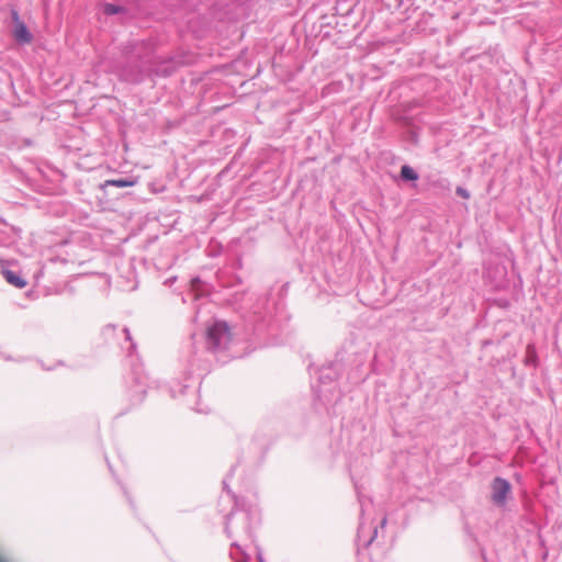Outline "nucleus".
I'll return each mask as SVG.
<instances>
[{
	"mask_svg": "<svg viewBox=\"0 0 562 562\" xmlns=\"http://www.w3.org/2000/svg\"><path fill=\"white\" fill-rule=\"evenodd\" d=\"M401 177L404 180H408V181H415L418 179L417 172L412 167H409L407 165L402 166Z\"/></svg>",
	"mask_w": 562,
	"mask_h": 562,
	"instance_id": "7",
	"label": "nucleus"
},
{
	"mask_svg": "<svg viewBox=\"0 0 562 562\" xmlns=\"http://www.w3.org/2000/svg\"><path fill=\"white\" fill-rule=\"evenodd\" d=\"M4 277H5V280L10 284H12V285H14V286H16L19 289H22V288H24L26 285L25 280L22 279L20 276H18L13 271H10V270L4 271Z\"/></svg>",
	"mask_w": 562,
	"mask_h": 562,
	"instance_id": "5",
	"label": "nucleus"
},
{
	"mask_svg": "<svg viewBox=\"0 0 562 562\" xmlns=\"http://www.w3.org/2000/svg\"><path fill=\"white\" fill-rule=\"evenodd\" d=\"M136 184L135 179H111L103 183V187L112 186L117 188L133 187Z\"/></svg>",
	"mask_w": 562,
	"mask_h": 562,
	"instance_id": "6",
	"label": "nucleus"
},
{
	"mask_svg": "<svg viewBox=\"0 0 562 562\" xmlns=\"http://www.w3.org/2000/svg\"><path fill=\"white\" fill-rule=\"evenodd\" d=\"M376 532L378 531H376V528H375L374 531H373V536L369 539L367 546H369L373 541L374 537L376 536Z\"/></svg>",
	"mask_w": 562,
	"mask_h": 562,
	"instance_id": "10",
	"label": "nucleus"
},
{
	"mask_svg": "<svg viewBox=\"0 0 562 562\" xmlns=\"http://www.w3.org/2000/svg\"><path fill=\"white\" fill-rule=\"evenodd\" d=\"M124 333L126 334V339H131L130 331L127 328H124Z\"/></svg>",
	"mask_w": 562,
	"mask_h": 562,
	"instance_id": "11",
	"label": "nucleus"
},
{
	"mask_svg": "<svg viewBox=\"0 0 562 562\" xmlns=\"http://www.w3.org/2000/svg\"><path fill=\"white\" fill-rule=\"evenodd\" d=\"M229 338V329L224 322H216L207 329V347L210 349L216 350L224 348Z\"/></svg>",
	"mask_w": 562,
	"mask_h": 562,
	"instance_id": "1",
	"label": "nucleus"
},
{
	"mask_svg": "<svg viewBox=\"0 0 562 562\" xmlns=\"http://www.w3.org/2000/svg\"><path fill=\"white\" fill-rule=\"evenodd\" d=\"M509 482L502 477H495L492 483V501L498 506H504L510 493Z\"/></svg>",
	"mask_w": 562,
	"mask_h": 562,
	"instance_id": "2",
	"label": "nucleus"
},
{
	"mask_svg": "<svg viewBox=\"0 0 562 562\" xmlns=\"http://www.w3.org/2000/svg\"><path fill=\"white\" fill-rule=\"evenodd\" d=\"M199 282H200V280H199V279H193V280H192V285H193V286H195V284H196V283H199Z\"/></svg>",
	"mask_w": 562,
	"mask_h": 562,
	"instance_id": "12",
	"label": "nucleus"
},
{
	"mask_svg": "<svg viewBox=\"0 0 562 562\" xmlns=\"http://www.w3.org/2000/svg\"><path fill=\"white\" fill-rule=\"evenodd\" d=\"M457 194L463 199H469L470 198V193L468 192V190H465L464 188L462 187H458L457 190H456Z\"/></svg>",
	"mask_w": 562,
	"mask_h": 562,
	"instance_id": "9",
	"label": "nucleus"
},
{
	"mask_svg": "<svg viewBox=\"0 0 562 562\" xmlns=\"http://www.w3.org/2000/svg\"><path fill=\"white\" fill-rule=\"evenodd\" d=\"M104 12H105L106 14H110V15H112V14H116V13H119V12H120V8H119V7H116V5H114V4L108 3V4H105V7H104Z\"/></svg>",
	"mask_w": 562,
	"mask_h": 562,
	"instance_id": "8",
	"label": "nucleus"
},
{
	"mask_svg": "<svg viewBox=\"0 0 562 562\" xmlns=\"http://www.w3.org/2000/svg\"><path fill=\"white\" fill-rule=\"evenodd\" d=\"M385 524H386V519L384 518V519H382V521H381V526H382V527H384V525H385Z\"/></svg>",
	"mask_w": 562,
	"mask_h": 562,
	"instance_id": "13",
	"label": "nucleus"
},
{
	"mask_svg": "<svg viewBox=\"0 0 562 562\" xmlns=\"http://www.w3.org/2000/svg\"><path fill=\"white\" fill-rule=\"evenodd\" d=\"M229 554L236 562H248L249 560L248 554L236 543H233Z\"/></svg>",
	"mask_w": 562,
	"mask_h": 562,
	"instance_id": "4",
	"label": "nucleus"
},
{
	"mask_svg": "<svg viewBox=\"0 0 562 562\" xmlns=\"http://www.w3.org/2000/svg\"><path fill=\"white\" fill-rule=\"evenodd\" d=\"M12 20L14 22L13 36L16 42L21 44H29L32 41V34L27 30L24 22H22L19 18V14L15 10L12 11Z\"/></svg>",
	"mask_w": 562,
	"mask_h": 562,
	"instance_id": "3",
	"label": "nucleus"
}]
</instances>
